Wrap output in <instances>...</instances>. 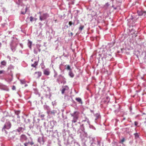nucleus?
I'll list each match as a JSON object with an SVG mask.
<instances>
[{"instance_id":"obj_7","label":"nucleus","mask_w":146,"mask_h":146,"mask_svg":"<svg viewBox=\"0 0 146 146\" xmlns=\"http://www.w3.org/2000/svg\"><path fill=\"white\" fill-rule=\"evenodd\" d=\"M43 73L44 75H49L50 74V72L47 69L44 70L43 71Z\"/></svg>"},{"instance_id":"obj_31","label":"nucleus","mask_w":146,"mask_h":146,"mask_svg":"<svg viewBox=\"0 0 146 146\" xmlns=\"http://www.w3.org/2000/svg\"><path fill=\"white\" fill-rule=\"evenodd\" d=\"M41 117H43L44 116V115H41Z\"/></svg>"},{"instance_id":"obj_30","label":"nucleus","mask_w":146,"mask_h":146,"mask_svg":"<svg viewBox=\"0 0 146 146\" xmlns=\"http://www.w3.org/2000/svg\"><path fill=\"white\" fill-rule=\"evenodd\" d=\"M135 125H137V122H136L135 121Z\"/></svg>"},{"instance_id":"obj_13","label":"nucleus","mask_w":146,"mask_h":146,"mask_svg":"<svg viewBox=\"0 0 146 146\" xmlns=\"http://www.w3.org/2000/svg\"><path fill=\"white\" fill-rule=\"evenodd\" d=\"M84 26L83 25H82L80 26L79 28V30L80 31H82L84 29Z\"/></svg>"},{"instance_id":"obj_34","label":"nucleus","mask_w":146,"mask_h":146,"mask_svg":"<svg viewBox=\"0 0 146 146\" xmlns=\"http://www.w3.org/2000/svg\"><path fill=\"white\" fill-rule=\"evenodd\" d=\"M1 43H0V47L1 46Z\"/></svg>"},{"instance_id":"obj_1","label":"nucleus","mask_w":146,"mask_h":146,"mask_svg":"<svg viewBox=\"0 0 146 146\" xmlns=\"http://www.w3.org/2000/svg\"><path fill=\"white\" fill-rule=\"evenodd\" d=\"M79 115V113L77 111H75L73 113L71 114V116L73 117V119L72 121V123H75L77 121Z\"/></svg>"},{"instance_id":"obj_24","label":"nucleus","mask_w":146,"mask_h":146,"mask_svg":"<svg viewBox=\"0 0 146 146\" xmlns=\"http://www.w3.org/2000/svg\"><path fill=\"white\" fill-rule=\"evenodd\" d=\"M125 141V139L124 138H123L122 140L121 141V143H123V142H124Z\"/></svg>"},{"instance_id":"obj_23","label":"nucleus","mask_w":146,"mask_h":146,"mask_svg":"<svg viewBox=\"0 0 146 146\" xmlns=\"http://www.w3.org/2000/svg\"><path fill=\"white\" fill-rule=\"evenodd\" d=\"M4 72V71L3 70H0V74L3 73Z\"/></svg>"},{"instance_id":"obj_3","label":"nucleus","mask_w":146,"mask_h":146,"mask_svg":"<svg viewBox=\"0 0 146 146\" xmlns=\"http://www.w3.org/2000/svg\"><path fill=\"white\" fill-rule=\"evenodd\" d=\"M11 125L10 122H7L4 126L3 129H9L11 127Z\"/></svg>"},{"instance_id":"obj_5","label":"nucleus","mask_w":146,"mask_h":146,"mask_svg":"<svg viewBox=\"0 0 146 146\" xmlns=\"http://www.w3.org/2000/svg\"><path fill=\"white\" fill-rule=\"evenodd\" d=\"M27 139V137L24 135H22L21 137L20 140L22 142L26 141Z\"/></svg>"},{"instance_id":"obj_19","label":"nucleus","mask_w":146,"mask_h":146,"mask_svg":"<svg viewBox=\"0 0 146 146\" xmlns=\"http://www.w3.org/2000/svg\"><path fill=\"white\" fill-rule=\"evenodd\" d=\"M33 18L32 17H31L30 18V20L31 21H32L33 20Z\"/></svg>"},{"instance_id":"obj_16","label":"nucleus","mask_w":146,"mask_h":146,"mask_svg":"<svg viewBox=\"0 0 146 146\" xmlns=\"http://www.w3.org/2000/svg\"><path fill=\"white\" fill-rule=\"evenodd\" d=\"M60 77H62V78H64V77H63V76H62L61 75H60L59 76V79H57V81L58 82H60V79H59L60 78Z\"/></svg>"},{"instance_id":"obj_12","label":"nucleus","mask_w":146,"mask_h":146,"mask_svg":"<svg viewBox=\"0 0 146 146\" xmlns=\"http://www.w3.org/2000/svg\"><path fill=\"white\" fill-rule=\"evenodd\" d=\"M69 75L72 78L74 76V74L71 71H70V72L69 73Z\"/></svg>"},{"instance_id":"obj_35","label":"nucleus","mask_w":146,"mask_h":146,"mask_svg":"<svg viewBox=\"0 0 146 146\" xmlns=\"http://www.w3.org/2000/svg\"><path fill=\"white\" fill-rule=\"evenodd\" d=\"M39 13L40 15H41V12H39Z\"/></svg>"},{"instance_id":"obj_8","label":"nucleus","mask_w":146,"mask_h":146,"mask_svg":"<svg viewBox=\"0 0 146 146\" xmlns=\"http://www.w3.org/2000/svg\"><path fill=\"white\" fill-rule=\"evenodd\" d=\"M75 100L78 102H79L81 104H82V102L81 98H77L75 99Z\"/></svg>"},{"instance_id":"obj_20","label":"nucleus","mask_w":146,"mask_h":146,"mask_svg":"<svg viewBox=\"0 0 146 146\" xmlns=\"http://www.w3.org/2000/svg\"><path fill=\"white\" fill-rule=\"evenodd\" d=\"M29 143V142L25 143L24 144V145L25 146H27V145Z\"/></svg>"},{"instance_id":"obj_2","label":"nucleus","mask_w":146,"mask_h":146,"mask_svg":"<svg viewBox=\"0 0 146 146\" xmlns=\"http://www.w3.org/2000/svg\"><path fill=\"white\" fill-rule=\"evenodd\" d=\"M48 17V15L47 13H44L40 16V20L42 21L45 20Z\"/></svg>"},{"instance_id":"obj_18","label":"nucleus","mask_w":146,"mask_h":146,"mask_svg":"<svg viewBox=\"0 0 146 146\" xmlns=\"http://www.w3.org/2000/svg\"><path fill=\"white\" fill-rule=\"evenodd\" d=\"M67 69L68 70H70L71 69L69 65H68Z\"/></svg>"},{"instance_id":"obj_21","label":"nucleus","mask_w":146,"mask_h":146,"mask_svg":"<svg viewBox=\"0 0 146 146\" xmlns=\"http://www.w3.org/2000/svg\"><path fill=\"white\" fill-rule=\"evenodd\" d=\"M12 90H15V86H13L12 88Z\"/></svg>"},{"instance_id":"obj_6","label":"nucleus","mask_w":146,"mask_h":146,"mask_svg":"<svg viewBox=\"0 0 146 146\" xmlns=\"http://www.w3.org/2000/svg\"><path fill=\"white\" fill-rule=\"evenodd\" d=\"M112 58V56L111 54L106 53L105 57V58L106 60H110Z\"/></svg>"},{"instance_id":"obj_29","label":"nucleus","mask_w":146,"mask_h":146,"mask_svg":"<svg viewBox=\"0 0 146 146\" xmlns=\"http://www.w3.org/2000/svg\"><path fill=\"white\" fill-rule=\"evenodd\" d=\"M70 35L71 36H72L73 35V34L72 32H71L70 33Z\"/></svg>"},{"instance_id":"obj_22","label":"nucleus","mask_w":146,"mask_h":146,"mask_svg":"<svg viewBox=\"0 0 146 146\" xmlns=\"http://www.w3.org/2000/svg\"><path fill=\"white\" fill-rule=\"evenodd\" d=\"M72 23L71 21H70L69 22V25L70 26L72 25Z\"/></svg>"},{"instance_id":"obj_27","label":"nucleus","mask_w":146,"mask_h":146,"mask_svg":"<svg viewBox=\"0 0 146 146\" xmlns=\"http://www.w3.org/2000/svg\"><path fill=\"white\" fill-rule=\"evenodd\" d=\"M8 82H10L12 81V79H9L8 80H7Z\"/></svg>"},{"instance_id":"obj_9","label":"nucleus","mask_w":146,"mask_h":146,"mask_svg":"<svg viewBox=\"0 0 146 146\" xmlns=\"http://www.w3.org/2000/svg\"><path fill=\"white\" fill-rule=\"evenodd\" d=\"M35 74H37V77L38 78L42 74L41 72H36Z\"/></svg>"},{"instance_id":"obj_14","label":"nucleus","mask_w":146,"mask_h":146,"mask_svg":"<svg viewBox=\"0 0 146 146\" xmlns=\"http://www.w3.org/2000/svg\"><path fill=\"white\" fill-rule=\"evenodd\" d=\"M1 64L2 65L5 66L6 64V62L5 61H3L1 62Z\"/></svg>"},{"instance_id":"obj_28","label":"nucleus","mask_w":146,"mask_h":146,"mask_svg":"<svg viewBox=\"0 0 146 146\" xmlns=\"http://www.w3.org/2000/svg\"><path fill=\"white\" fill-rule=\"evenodd\" d=\"M20 112V111H17V112H16V113H17V115H18V114Z\"/></svg>"},{"instance_id":"obj_17","label":"nucleus","mask_w":146,"mask_h":146,"mask_svg":"<svg viewBox=\"0 0 146 146\" xmlns=\"http://www.w3.org/2000/svg\"><path fill=\"white\" fill-rule=\"evenodd\" d=\"M134 135H135V137L136 138L138 137L139 135L137 133H134Z\"/></svg>"},{"instance_id":"obj_33","label":"nucleus","mask_w":146,"mask_h":146,"mask_svg":"<svg viewBox=\"0 0 146 146\" xmlns=\"http://www.w3.org/2000/svg\"><path fill=\"white\" fill-rule=\"evenodd\" d=\"M57 75V74H56L54 75V77H55V76H56Z\"/></svg>"},{"instance_id":"obj_26","label":"nucleus","mask_w":146,"mask_h":146,"mask_svg":"<svg viewBox=\"0 0 146 146\" xmlns=\"http://www.w3.org/2000/svg\"><path fill=\"white\" fill-rule=\"evenodd\" d=\"M50 112V113H51V114H54L55 113V112H54V111H51Z\"/></svg>"},{"instance_id":"obj_10","label":"nucleus","mask_w":146,"mask_h":146,"mask_svg":"<svg viewBox=\"0 0 146 146\" xmlns=\"http://www.w3.org/2000/svg\"><path fill=\"white\" fill-rule=\"evenodd\" d=\"M37 65V63L36 62H35L34 64H31V66L34 67H35Z\"/></svg>"},{"instance_id":"obj_11","label":"nucleus","mask_w":146,"mask_h":146,"mask_svg":"<svg viewBox=\"0 0 146 146\" xmlns=\"http://www.w3.org/2000/svg\"><path fill=\"white\" fill-rule=\"evenodd\" d=\"M32 42H31L29 41L28 43V45L29 47L31 48Z\"/></svg>"},{"instance_id":"obj_32","label":"nucleus","mask_w":146,"mask_h":146,"mask_svg":"<svg viewBox=\"0 0 146 146\" xmlns=\"http://www.w3.org/2000/svg\"><path fill=\"white\" fill-rule=\"evenodd\" d=\"M21 82L22 83V84H24V83H25V82L24 81H21Z\"/></svg>"},{"instance_id":"obj_15","label":"nucleus","mask_w":146,"mask_h":146,"mask_svg":"<svg viewBox=\"0 0 146 146\" xmlns=\"http://www.w3.org/2000/svg\"><path fill=\"white\" fill-rule=\"evenodd\" d=\"M27 7H26L25 8V12H22L21 13L23 14H25L27 11Z\"/></svg>"},{"instance_id":"obj_4","label":"nucleus","mask_w":146,"mask_h":146,"mask_svg":"<svg viewBox=\"0 0 146 146\" xmlns=\"http://www.w3.org/2000/svg\"><path fill=\"white\" fill-rule=\"evenodd\" d=\"M69 89V88L67 86H63L62 87V89L61 90V93L62 94H63L64 93V92L66 90H68Z\"/></svg>"},{"instance_id":"obj_25","label":"nucleus","mask_w":146,"mask_h":146,"mask_svg":"<svg viewBox=\"0 0 146 146\" xmlns=\"http://www.w3.org/2000/svg\"><path fill=\"white\" fill-rule=\"evenodd\" d=\"M29 143L31 145L34 144V143L33 142H29Z\"/></svg>"}]
</instances>
